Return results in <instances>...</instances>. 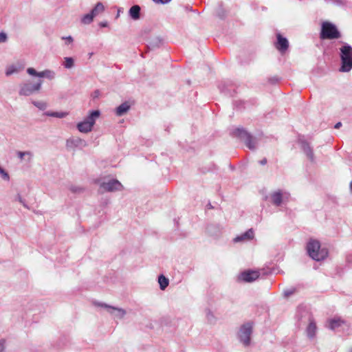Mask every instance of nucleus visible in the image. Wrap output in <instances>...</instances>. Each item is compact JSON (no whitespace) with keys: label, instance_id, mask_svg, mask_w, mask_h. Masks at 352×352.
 <instances>
[{"label":"nucleus","instance_id":"nucleus-1","mask_svg":"<svg viewBox=\"0 0 352 352\" xmlns=\"http://www.w3.org/2000/svg\"><path fill=\"white\" fill-rule=\"evenodd\" d=\"M307 250L309 256L314 260L320 261L326 258L328 256V250L322 248L319 241L310 239L307 244Z\"/></svg>","mask_w":352,"mask_h":352},{"label":"nucleus","instance_id":"nucleus-2","mask_svg":"<svg viewBox=\"0 0 352 352\" xmlns=\"http://www.w3.org/2000/svg\"><path fill=\"white\" fill-rule=\"evenodd\" d=\"M340 50L342 63L340 71L348 72L352 69V47L347 43H344Z\"/></svg>","mask_w":352,"mask_h":352},{"label":"nucleus","instance_id":"nucleus-3","mask_svg":"<svg viewBox=\"0 0 352 352\" xmlns=\"http://www.w3.org/2000/svg\"><path fill=\"white\" fill-rule=\"evenodd\" d=\"M43 85V80L38 79L36 81L27 80L19 86V94L23 96H29L38 92Z\"/></svg>","mask_w":352,"mask_h":352},{"label":"nucleus","instance_id":"nucleus-4","mask_svg":"<svg viewBox=\"0 0 352 352\" xmlns=\"http://www.w3.org/2000/svg\"><path fill=\"white\" fill-rule=\"evenodd\" d=\"M340 37V32L333 23L329 21L322 22L320 34L321 39H336Z\"/></svg>","mask_w":352,"mask_h":352},{"label":"nucleus","instance_id":"nucleus-5","mask_svg":"<svg viewBox=\"0 0 352 352\" xmlns=\"http://www.w3.org/2000/svg\"><path fill=\"white\" fill-rule=\"evenodd\" d=\"M289 192L282 190H278L270 193L268 199L273 205L280 206L282 204L289 200Z\"/></svg>","mask_w":352,"mask_h":352},{"label":"nucleus","instance_id":"nucleus-6","mask_svg":"<svg viewBox=\"0 0 352 352\" xmlns=\"http://www.w3.org/2000/svg\"><path fill=\"white\" fill-rule=\"evenodd\" d=\"M235 136L239 137L244 141L246 146L251 150L256 148V140L243 129H236L234 131Z\"/></svg>","mask_w":352,"mask_h":352},{"label":"nucleus","instance_id":"nucleus-7","mask_svg":"<svg viewBox=\"0 0 352 352\" xmlns=\"http://www.w3.org/2000/svg\"><path fill=\"white\" fill-rule=\"evenodd\" d=\"M252 331V326L250 323H246L242 325L239 331V338L240 342L245 346L250 344V336Z\"/></svg>","mask_w":352,"mask_h":352},{"label":"nucleus","instance_id":"nucleus-8","mask_svg":"<svg viewBox=\"0 0 352 352\" xmlns=\"http://www.w3.org/2000/svg\"><path fill=\"white\" fill-rule=\"evenodd\" d=\"M122 184L117 179H109L107 182H103L100 185L99 191L104 192H113L116 190H121L122 189Z\"/></svg>","mask_w":352,"mask_h":352},{"label":"nucleus","instance_id":"nucleus-9","mask_svg":"<svg viewBox=\"0 0 352 352\" xmlns=\"http://www.w3.org/2000/svg\"><path fill=\"white\" fill-rule=\"evenodd\" d=\"M27 73L32 76L38 77L39 78H45L49 80H53L56 76L55 72L50 69L37 72L35 69L29 67L27 69Z\"/></svg>","mask_w":352,"mask_h":352},{"label":"nucleus","instance_id":"nucleus-10","mask_svg":"<svg viewBox=\"0 0 352 352\" xmlns=\"http://www.w3.org/2000/svg\"><path fill=\"white\" fill-rule=\"evenodd\" d=\"M97 306H100V307H104L107 309L108 312L109 314H111L114 318H122L125 314H126V311L123 309H121V308H118V307H112V306H110V305H108L107 304H104V303H96V304Z\"/></svg>","mask_w":352,"mask_h":352},{"label":"nucleus","instance_id":"nucleus-11","mask_svg":"<svg viewBox=\"0 0 352 352\" xmlns=\"http://www.w3.org/2000/svg\"><path fill=\"white\" fill-rule=\"evenodd\" d=\"M87 146V142L78 137H72L66 141L67 148L71 149H74L75 148H83Z\"/></svg>","mask_w":352,"mask_h":352},{"label":"nucleus","instance_id":"nucleus-12","mask_svg":"<svg viewBox=\"0 0 352 352\" xmlns=\"http://www.w3.org/2000/svg\"><path fill=\"white\" fill-rule=\"evenodd\" d=\"M260 276L259 271L248 270L242 272L239 276V279L246 282L251 283L256 280Z\"/></svg>","mask_w":352,"mask_h":352},{"label":"nucleus","instance_id":"nucleus-13","mask_svg":"<svg viewBox=\"0 0 352 352\" xmlns=\"http://www.w3.org/2000/svg\"><path fill=\"white\" fill-rule=\"evenodd\" d=\"M25 68V64L21 61L9 65L6 67L5 74L6 76H10L14 74H19Z\"/></svg>","mask_w":352,"mask_h":352},{"label":"nucleus","instance_id":"nucleus-14","mask_svg":"<svg viewBox=\"0 0 352 352\" xmlns=\"http://www.w3.org/2000/svg\"><path fill=\"white\" fill-rule=\"evenodd\" d=\"M276 37L277 42L275 43V47L281 53H284L289 47V42L286 38L279 33L276 34Z\"/></svg>","mask_w":352,"mask_h":352},{"label":"nucleus","instance_id":"nucleus-15","mask_svg":"<svg viewBox=\"0 0 352 352\" xmlns=\"http://www.w3.org/2000/svg\"><path fill=\"white\" fill-rule=\"evenodd\" d=\"M254 233L252 229H249L244 233L236 236L234 239V242H247L252 240L254 238Z\"/></svg>","mask_w":352,"mask_h":352},{"label":"nucleus","instance_id":"nucleus-16","mask_svg":"<svg viewBox=\"0 0 352 352\" xmlns=\"http://www.w3.org/2000/svg\"><path fill=\"white\" fill-rule=\"evenodd\" d=\"M100 116V111L99 110H94L89 112L87 117L85 118V120L90 124L93 127L96 124V120Z\"/></svg>","mask_w":352,"mask_h":352},{"label":"nucleus","instance_id":"nucleus-17","mask_svg":"<svg viewBox=\"0 0 352 352\" xmlns=\"http://www.w3.org/2000/svg\"><path fill=\"white\" fill-rule=\"evenodd\" d=\"M76 128L80 133H88L92 131L94 127L87 121L83 120L77 124Z\"/></svg>","mask_w":352,"mask_h":352},{"label":"nucleus","instance_id":"nucleus-18","mask_svg":"<svg viewBox=\"0 0 352 352\" xmlns=\"http://www.w3.org/2000/svg\"><path fill=\"white\" fill-rule=\"evenodd\" d=\"M301 146L307 157L310 160V161L314 162V154L309 144L305 141H301Z\"/></svg>","mask_w":352,"mask_h":352},{"label":"nucleus","instance_id":"nucleus-19","mask_svg":"<svg viewBox=\"0 0 352 352\" xmlns=\"http://www.w3.org/2000/svg\"><path fill=\"white\" fill-rule=\"evenodd\" d=\"M317 331L316 323L313 320H310L307 327L306 332L309 338L312 339L315 337Z\"/></svg>","mask_w":352,"mask_h":352},{"label":"nucleus","instance_id":"nucleus-20","mask_svg":"<svg viewBox=\"0 0 352 352\" xmlns=\"http://www.w3.org/2000/svg\"><path fill=\"white\" fill-rule=\"evenodd\" d=\"M129 109L130 105L129 104V103L123 102L116 108V113L118 116H123L129 111Z\"/></svg>","mask_w":352,"mask_h":352},{"label":"nucleus","instance_id":"nucleus-21","mask_svg":"<svg viewBox=\"0 0 352 352\" xmlns=\"http://www.w3.org/2000/svg\"><path fill=\"white\" fill-rule=\"evenodd\" d=\"M129 15L134 20L139 19L140 15V7L138 5L133 6L129 10Z\"/></svg>","mask_w":352,"mask_h":352},{"label":"nucleus","instance_id":"nucleus-22","mask_svg":"<svg viewBox=\"0 0 352 352\" xmlns=\"http://www.w3.org/2000/svg\"><path fill=\"white\" fill-rule=\"evenodd\" d=\"M104 10V6L101 2H98L94 8L91 10V14L96 17Z\"/></svg>","mask_w":352,"mask_h":352},{"label":"nucleus","instance_id":"nucleus-23","mask_svg":"<svg viewBox=\"0 0 352 352\" xmlns=\"http://www.w3.org/2000/svg\"><path fill=\"white\" fill-rule=\"evenodd\" d=\"M344 321L340 318H333L329 321L328 327L331 330H336L337 328L340 327Z\"/></svg>","mask_w":352,"mask_h":352},{"label":"nucleus","instance_id":"nucleus-24","mask_svg":"<svg viewBox=\"0 0 352 352\" xmlns=\"http://www.w3.org/2000/svg\"><path fill=\"white\" fill-rule=\"evenodd\" d=\"M44 115L50 117H54L58 118H65L67 115V112H56V111H46L45 112Z\"/></svg>","mask_w":352,"mask_h":352},{"label":"nucleus","instance_id":"nucleus-25","mask_svg":"<svg viewBox=\"0 0 352 352\" xmlns=\"http://www.w3.org/2000/svg\"><path fill=\"white\" fill-rule=\"evenodd\" d=\"M158 283L160 284V289L162 290H164L168 287L169 280L167 278L162 274L158 276Z\"/></svg>","mask_w":352,"mask_h":352},{"label":"nucleus","instance_id":"nucleus-26","mask_svg":"<svg viewBox=\"0 0 352 352\" xmlns=\"http://www.w3.org/2000/svg\"><path fill=\"white\" fill-rule=\"evenodd\" d=\"M94 18V16L91 12L87 13L81 18V23L85 25H89L93 21Z\"/></svg>","mask_w":352,"mask_h":352},{"label":"nucleus","instance_id":"nucleus-27","mask_svg":"<svg viewBox=\"0 0 352 352\" xmlns=\"http://www.w3.org/2000/svg\"><path fill=\"white\" fill-rule=\"evenodd\" d=\"M327 1L338 7H346L349 4L348 0H327Z\"/></svg>","mask_w":352,"mask_h":352},{"label":"nucleus","instance_id":"nucleus-28","mask_svg":"<svg viewBox=\"0 0 352 352\" xmlns=\"http://www.w3.org/2000/svg\"><path fill=\"white\" fill-rule=\"evenodd\" d=\"M32 103L40 110H45L47 107V104L43 101H32Z\"/></svg>","mask_w":352,"mask_h":352},{"label":"nucleus","instance_id":"nucleus-29","mask_svg":"<svg viewBox=\"0 0 352 352\" xmlns=\"http://www.w3.org/2000/svg\"><path fill=\"white\" fill-rule=\"evenodd\" d=\"M17 156L20 160H23L24 156H28L29 160H31L33 155H32V153L30 151H18Z\"/></svg>","mask_w":352,"mask_h":352},{"label":"nucleus","instance_id":"nucleus-30","mask_svg":"<svg viewBox=\"0 0 352 352\" xmlns=\"http://www.w3.org/2000/svg\"><path fill=\"white\" fill-rule=\"evenodd\" d=\"M63 65L65 68H72L74 66V59L71 57L65 58Z\"/></svg>","mask_w":352,"mask_h":352},{"label":"nucleus","instance_id":"nucleus-31","mask_svg":"<svg viewBox=\"0 0 352 352\" xmlns=\"http://www.w3.org/2000/svg\"><path fill=\"white\" fill-rule=\"evenodd\" d=\"M0 176L3 180H6V181L10 180V175H9L8 173L1 166H0Z\"/></svg>","mask_w":352,"mask_h":352},{"label":"nucleus","instance_id":"nucleus-32","mask_svg":"<svg viewBox=\"0 0 352 352\" xmlns=\"http://www.w3.org/2000/svg\"><path fill=\"white\" fill-rule=\"evenodd\" d=\"M7 40H8L7 34L3 32H0V43H6L7 41Z\"/></svg>","mask_w":352,"mask_h":352},{"label":"nucleus","instance_id":"nucleus-33","mask_svg":"<svg viewBox=\"0 0 352 352\" xmlns=\"http://www.w3.org/2000/svg\"><path fill=\"white\" fill-rule=\"evenodd\" d=\"M62 39L66 41V44L67 45H69V44L72 43L74 41V39H73V38L71 36H63Z\"/></svg>","mask_w":352,"mask_h":352},{"label":"nucleus","instance_id":"nucleus-34","mask_svg":"<svg viewBox=\"0 0 352 352\" xmlns=\"http://www.w3.org/2000/svg\"><path fill=\"white\" fill-rule=\"evenodd\" d=\"M294 289H290L285 290L284 291V296L285 297H289L291 295H292L294 294Z\"/></svg>","mask_w":352,"mask_h":352},{"label":"nucleus","instance_id":"nucleus-35","mask_svg":"<svg viewBox=\"0 0 352 352\" xmlns=\"http://www.w3.org/2000/svg\"><path fill=\"white\" fill-rule=\"evenodd\" d=\"M155 3L166 4L168 3L171 0H152Z\"/></svg>","mask_w":352,"mask_h":352},{"label":"nucleus","instance_id":"nucleus-36","mask_svg":"<svg viewBox=\"0 0 352 352\" xmlns=\"http://www.w3.org/2000/svg\"><path fill=\"white\" fill-rule=\"evenodd\" d=\"M17 199L24 207L28 208L24 199L20 195H18Z\"/></svg>","mask_w":352,"mask_h":352},{"label":"nucleus","instance_id":"nucleus-37","mask_svg":"<svg viewBox=\"0 0 352 352\" xmlns=\"http://www.w3.org/2000/svg\"><path fill=\"white\" fill-rule=\"evenodd\" d=\"M5 349V340H0V352H3Z\"/></svg>","mask_w":352,"mask_h":352},{"label":"nucleus","instance_id":"nucleus-38","mask_svg":"<svg viewBox=\"0 0 352 352\" xmlns=\"http://www.w3.org/2000/svg\"><path fill=\"white\" fill-rule=\"evenodd\" d=\"M70 190L74 192H80L82 191V189L80 188H77L74 186L71 187Z\"/></svg>","mask_w":352,"mask_h":352},{"label":"nucleus","instance_id":"nucleus-39","mask_svg":"<svg viewBox=\"0 0 352 352\" xmlns=\"http://www.w3.org/2000/svg\"><path fill=\"white\" fill-rule=\"evenodd\" d=\"M99 25L101 28H106L108 26V22L107 21H102L99 23Z\"/></svg>","mask_w":352,"mask_h":352},{"label":"nucleus","instance_id":"nucleus-40","mask_svg":"<svg viewBox=\"0 0 352 352\" xmlns=\"http://www.w3.org/2000/svg\"><path fill=\"white\" fill-rule=\"evenodd\" d=\"M260 164L261 165H265L267 163V160L265 158L261 160L260 162H259Z\"/></svg>","mask_w":352,"mask_h":352},{"label":"nucleus","instance_id":"nucleus-41","mask_svg":"<svg viewBox=\"0 0 352 352\" xmlns=\"http://www.w3.org/2000/svg\"><path fill=\"white\" fill-rule=\"evenodd\" d=\"M342 126V123L340 122L336 123L334 126L335 129H339Z\"/></svg>","mask_w":352,"mask_h":352},{"label":"nucleus","instance_id":"nucleus-42","mask_svg":"<svg viewBox=\"0 0 352 352\" xmlns=\"http://www.w3.org/2000/svg\"><path fill=\"white\" fill-rule=\"evenodd\" d=\"M350 189L352 191V182L350 183Z\"/></svg>","mask_w":352,"mask_h":352},{"label":"nucleus","instance_id":"nucleus-43","mask_svg":"<svg viewBox=\"0 0 352 352\" xmlns=\"http://www.w3.org/2000/svg\"><path fill=\"white\" fill-rule=\"evenodd\" d=\"M119 16H120V10H118V12L117 14L116 18L119 17Z\"/></svg>","mask_w":352,"mask_h":352},{"label":"nucleus","instance_id":"nucleus-44","mask_svg":"<svg viewBox=\"0 0 352 352\" xmlns=\"http://www.w3.org/2000/svg\"><path fill=\"white\" fill-rule=\"evenodd\" d=\"M349 352H352V347L350 349Z\"/></svg>","mask_w":352,"mask_h":352}]
</instances>
